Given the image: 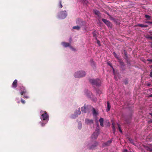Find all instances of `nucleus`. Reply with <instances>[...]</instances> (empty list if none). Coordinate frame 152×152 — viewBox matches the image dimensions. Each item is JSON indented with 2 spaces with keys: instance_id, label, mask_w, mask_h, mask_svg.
Returning a JSON list of instances; mask_svg holds the SVG:
<instances>
[{
  "instance_id": "nucleus-1",
  "label": "nucleus",
  "mask_w": 152,
  "mask_h": 152,
  "mask_svg": "<svg viewBox=\"0 0 152 152\" xmlns=\"http://www.w3.org/2000/svg\"><path fill=\"white\" fill-rule=\"evenodd\" d=\"M92 109L93 110V114L94 115L97 116L98 114V112L96 111L95 109L92 107L87 105L86 106L84 105V106L81 107V111L83 113H86L87 112H89V110Z\"/></svg>"
},
{
  "instance_id": "nucleus-2",
  "label": "nucleus",
  "mask_w": 152,
  "mask_h": 152,
  "mask_svg": "<svg viewBox=\"0 0 152 152\" xmlns=\"http://www.w3.org/2000/svg\"><path fill=\"white\" fill-rule=\"evenodd\" d=\"M40 113L41 116L40 118L41 120L44 121H48L49 116L46 111L41 110L40 112Z\"/></svg>"
},
{
  "instance_id": "nucleus-3",
  "label": "nucleus",
  "mask_w": 152,
  "mask_h": 152,
  "mask_svg": "<svg viewBox=\"0 0 152 152\" xmlns=\"http://www.w3.org/2000/svg\"><path fill=\"white\" fill-rule=\"evenodd\" d=\"M90 82L94 86H99L101 85V82L100 80L98 79H90Z\"/></svg>"
},
{
  "instance_id": "nucleus-4",
  "label": "nucleus",
  "mask_w": 152,
  "mask_h": 152,
  "mask_svg": "<svg viewBox=\"0 0 152 152\" xmlns=\"http://www.w3.org/2000/svg\"><path fill=\"white\" fill-rule=\"evenodd\" d=\"M99 124H97V126L96 127V130L95 132H94L91 136V138L92 139H96L98 137L99 134Z\"/></svg>"
},
{
  "instance_id": "nucleus-5",
  "label": "nucleus",
  "mask_w": 152,
  "mask_h": 152,
  "mask_svg": "<svg viewBox=\"0 0 152 152\" xmlns=\"http://www.w3.org/2000/svg\"><path fill=\"white\" fill-rule=\"evenodd\" d=\"M85 72L83 71L77 72L74 74V76L76 78L82 77L85 76Z\"/></svg>"
},
{
  "instance_id": "nucleus-6",
  "label": "nucleus",
  "mask_w": 152,
  "mask_h": 152,
  "mask_svg": "<svg viewBox=\"0 0 152 152\" xmlns=\"http://www.w3.org/2000/svg\"><path fill=\"white\" fill-rule=\"evenodd\" d=\"M20 93L22 95H23L24 97L25 98H28L29 97L27 96L24 95V94L26 93V91L25 88L23 87H22L20 90Z\"/></svg>"
},
{
  "instance_id": "nucleus-7",
  "label": "nucleus",
  "mask_w": 152,
  "mask_h": 152,
  "mask_svg": "<svg viewBox=\"0 0 152 152\" xmlns=\"http://www.w3.org/2000/svg\"><path fill=\"white\" fill-rule=\"evenodd\" d=\"M67 16V13L66 11H62L61 12L59 18L64 19Z\"/></svg>"
},
{
  "instance_id": "nucleus-8",
  "label": "nucleus",
  "mask_w": 152,
  "mask_h": 152,
  "mask_svg": "<svg viewBox=\"0 0 152 152\" xmlns=\"http://www.w3.org/2000/svg\"><path fill=\"white\" fill-rule=\"evenodd\" d=\"M102 20L108 27H111L112 24L109 21L104 19H102Z\"/></svg>"
},
{
  "instance_id": "nucleus-9",
  "label": "nucleus",
  "mask_w": 152,
  "mask_h": 152,
  "mask_svg": "<svg viewBox=\"0 0 152 152\" xmlns=\"http://www.w3.org/2000/svg\"><path fill=\"white\" fill-rule=\"evenodd\" d=\"M80 108H79L77 112H76L75 113V114L72 115V118H75L77 116V115H80Z\"/></svg>"
},
{
  "instance_id": "nucleus-10",
  "label": "nucleus",
  "mask_w": 152,
  "mask_h": 152,
  "mask_svg": "<svg viewBox=\"0 0 152 152\" xmlns=\"http://www.w3.org/2000/svg\"><path fill=\"white\" fill-rule=\"evenodd\" d=\"M17 86V80H15L12 83V86L13 88H16Z\"/></svg>"
},
{
  "instance_id": "nucleus-11",
  "label": "nucleus",
  "mask_w": 152,
  "mask_h": 152,
  "mask_svg": "<svg viewBox=\"0 0 152 152\" xmlns=\"http://www.w3.org/2000/svg\"><path fill=\"white\" fill-rule=\"evenodd\" d=\"M85 123L87 124H93V121L92 120H89L88 119H85Z\"/></svg>"
},
{
  "instance_id": "nucleus-12",
  "label": "nucleus",
  "mask_w": 152,
  "mask_h": 152,
  "mask_svg": "<svg viewBox=\"0 0 152 152\" xmlns=\"http://www.w3.org/2000/svg\"><path fill=\"white\" fill-rule=\"evenodd\" d=\"M137 26H139L141 27H147L148 26L147 25H144L141 24H138L136 25Z\"/></svg>"
},
{
  "instance_id": "nucleus-13",
  "label": "nucleus",
  "mask_w": 152,
  "mask_h": 152,
  "mask_svg": "<svg viewBox=\"0 0 152 152\" xmlns=\"http://www.w3.org/2000/svg\"><path fill=\"white\" fill-rule=\"evenodd\" d=\"M107 108L106 109V111L107 112L109 111L110 109V103L109 102H107Z\"/></svg>"
},
{
  "instance_id": "nucleus-14",
  "label": "nucleus",
  "mask_w": 152,
  "mask_h": 152,
  "mask_svg": "<svg viewBox=\"0 0 152 152\" xmlns=\"http://www.w3.org/2000/svg\"><path fill=\"white\" fill-rule=\"evenodd\" d=\"M62 44L65 47H67L69 46L70 44L69 43L65 42H62Z\"/></svg>"
},
{
  "instance_id": "nucleus-15",
  "label": "nucleus",
  "mask_w": 152,
  "mask_h": 152,
  "mask_svg": "<svg viewBox=\"0 0 152 152\" xmlns=\"http://www.w3.org/2000/svg\"><path fill=\"white\" fill-rule=\"evenodd\" d=\"M99 122L100 123V126H103V122L104 121L103 119L102 118H101L99 120Z\"/></svg>"
},
{
  "instance_id": "nucleus-16",
  "label": "nucleus",
  "mask_w": 152,
  "mask_h": 152,
  "mask_svg": "<svg viewBox=\"0 0 152 152\" xmlns=\"http://www.w3.org/2000/svg\"><path fill=\"white\" fill-rule=\"evenodd\" d=\"M115 124L113 122L112 123V128H113V132L114 134L115 133Z\"/></svg>"
},
{
  "instance_id": "nucleus-17",
  "label": "nucleus",
  "mask_w": 152,
  "mask_h": 152,
  "mask_svg": "<svg viewBox=\"0 0 152 152\" xmlns=\"http://www.w3.org/2000/svg\"><path fill=\"white\" fill-rule=\"evenodd\" d=\"M112 140H110L108 141L107 142H106L104 144L106 146L109 145L111 142Z\"/></svg>"
},
{
  "instance_id": "nucleus-18",
  "label": "nucleus",
  "mask_w": 152,
  "mask_h": 152,
  "mask_svg": "<svg viewBox=\"0 0 152 152\" xmlns=\"http://www.w3.org/2000/svg\"><path fill=\"white\" fill-rule=\"evenodd\" d=\"M72 28L74 29L79 30L80 29V27L79 26H74Z\"/></svg>"
},
{
  "instance_id": "nucleus-19",
  "label": "nucleus",
  "mask_w": 152,
  "mask_h": 152,
  "mask_svg": "<svg viewBox=\"0 0 152 152\" xmlns=\"http://www.w3.org/2000/svg\"><path fill=\"white\" fill-rule=\"evenodd\" d=\"M117 125H118V129H119V131L121 133H122V131L121 129V126H120V125L118 124H117Z\"/></svg>"
},
{
  "instance_id": "nucleus-20",
  "label": "nucleus",
  "mask_w": 152,
  "mask_h": 152,
  "mask_svg": "<svg viewBox=\"0 0 152 152\" xmlns=\"http://www.w3.org/2000/svg\"><path fill=\"white\" fill-rule=\"evenodd\" d=\"M94 12L95 14L97 15H99V11L97 10H94Z\"/></svg>"
},
{
  "instance_id": "nucleus-21",
  "label": "nucleus",
  "mask_w": 152,
  "mask_h": 152,
  "mask_svg": "<svg viewBox=\"0 0 152 152\" xmlns=\"http://www.w3.org/2000/svg\"><path fill=\"white\" fill-rule=\"evenodd\" d=\"M146 149L147 150L151 151L152 152V148L147 147L146 148Z\"/></svg>"
},
{
  "instance_id": "nucleus-22",
  "label": "nucleus",
  "mask_w": 152,
  "mask_h": 152,
  "mask_svg": "<svg viewBox=\"0 0 152 152\" xmlns=\"http://www.w3.org/2000/svg\"><path fill=\"white\" fill-rule=\"evenodd\" d=\"M113 54L114 56L118 60H119V57H118L117 54L115 52H114L113 53Z\"/></svg>"
},
{
  "instance_id": "nucleus-23",
  "label": "nucleus",
  "mask_w": 152,
  "mask_h": 152,
  "mask_svg": "<svg viewBox=\"0 0 152 152\" xmlns=\"http://www.w3.org/2000/svg\"><path fill=\"white\" fill-rule=\"evenodd\" d=\"M93 34L94 37H95L96 40H97V37L95 31L93 32Z\"/></svg>"
},
{
  "instance_id": "nucleus-24",
  "label": "nucleus",
  "mask_w": 152,
  "mask_h": 152,
  "mask_svg": "<svg viewBox=\"0 0 152 152\" xmlns=\"http://www.w3.org/2000/svg\"><path fill=\"white\" fill-rule=\"evenodd\" d=\"M95 145H92L90 148V149H91L94 148L96 146L98 145V143L97 142H96L95 144Z\"/></svg>"
},
{
  "instance_id": "nucleus-25",
  "label": "nucleus",
  "mask_w": 152,
  "mask_h": 152,
  "mask_svg": "<svg viewBox=\"0 0 152 152\" xmlns=\"http://www.w3.org/2000/svg\"><path fill=\"white\" fill-rule=\"evenodd\" d=\"M145 17L147 18L148 20H150L151 19V17L149 15H145Z\"/></svg>"
},
{
  "instance_id": "nucleus-26",
  "label": "nucleus",
  "mask_w": 152,
  "mask_h": 152,
  "mask_svg": "<svg viewBox=\"0 0 152 152\" xmlns=\"http://www.w3.org/2000/svg\"><path fill=\"white\" fill-rule=\"evenodd\" d=\"M59 7L60 8H61L63 6L61 4V1L60 0L59 1Z\"/></svg>"
},
{
  "instance_id": "nucleus-27",
  "label": "nucleus",
  "mask_w": 152,
  "mask_h": 152,
  "mask_svg": "<svg viewBox=\"0 0 152 152\" xmlns=\"http://www.w3.org/2000/svg\"><path fill=\"white\" fill-rule=\"evenodd\" d=\"M97 40V43L98 44V45H99V46H101V45L100 41L99 40H98L97 39V40Z\"/></svg>"
},
{
  "instance_id": "nucleus-28",
  "label": "nucleus",
  "mask_w": 152,
  "mask_h": 152,
  "mask_svg": "<svg viewBox=\"0 0 152 152\" xmlns=\"http://www.w3.org/2000/svg\"><path fill=\"white\" fill-rule=\"evenodd\" d=\"M82 125L81 124H79L78 125V128L79 129H80L81 128Z\"/></svg>"
},
{
  "instance_id": "nucleus-29",
  "label": "nucleus",
  "mask_w": 152,
  "mask_h": 152,
  "mask_svg": "<svg viewBox=\"0 0 152 152\" xmlns=\"http://www.w3.org/2000/svg\"><path fill=\"white\" fill-rule=\"evenodd\" d=\"M107 64L108 65H109L112 68H113V67L112 66L111 64V63L108 62Z\"/></svg>"
},
{
  "instance_id": "nucleus-30",
  "label": "nucleus",
  "mask_w": 152,
  "mask_h": 152,
  "mask_svg": "<svg viewBox=\"0 0 152 152\" xmlns=\"http://www.w3.org/2000/svg\"><path fill=\"white\" fill-rule=\"evenodd\" d=\"M145 23H149V24H152V22L146 21V22H145Z\"/></svg>"
},
{
  "instance_id": "nucleus-31",
  "label": "nucleus",
  "mask_w": 152,
  "mask_h": 152,
  "mask_svg": "<svg viewBox=\"0 0 152 152\" xmlns=\"http://www.w3.org/2000/svg\"><path fill=\"white\" fill-rule=\"evenodd\" d=\"M21 102L23 104H24L25 103V101L22 99L21 100Z\"/></svg>"
},
{
  "instance_id": "nucleus-32",
  "label": "nucleus",
  "mask_w": 152,
  "mask_h": 152,
  "mask_svg": "<svg viewBox=\"0 0 152 152\" xmlns=\"http://www.w3.org/2000/svg\"><path fill=\"white\" fill-rule=\"evenodd\" d=\"M150 39H152V37H149V36H147L146 37Z\"/></svg>"
},
{
  "instance_id": "nucleus-33",
  "label": "nucleus",
  "mask_w": 152,
  "mask_h": 152,
  "mask_svg": "<svg viewBox=\"0 0 152 152\" xmlns=\"http://www.w3.org/2000/svg\"><path fill=\"white\" fill-rule=\"evenodd\" d=\"M150 39H152V37H149V36H147L146 37Z\"/></svg>"
},
{
  "instance_id": "nucleus-34",
  "label": "nucleus",
  "mask_w": 152,
  "mask_h": 152,
  "mask_svg": "<svg viewBox=\"0 0 152 152\" xmlns=\"http://www.w3.org/2000/svg\"><path fill=\"white\" fill-rule=\"evenodd\" d=\"M127 150L126 149H124L123 150V152H127Z\"/></svg>"
},
{
  "instance_id": "nucleus-35",
  "label": "nucleus",
  "mask_w": 152,
  "mask_h": 152,
  "mask_svg": "<svg viewBox=\"0 0 152 152\" xmlns=\"http://www.w3.org/2000/svg\"><path fill=\"white\" fill-rule=\"evenodd\" d=\"M149 75L151 77H152V72H150Z\"/></svg>"
},
{
  "instance_id": "nucleus-36",
  "label": "nucleus",
  "mask_w": 152,
  "mask_h": 152,
  "mask_svg": "<svg viewBox=\"0 0 152 152\" xmlns=\"http://www.w3.org/2000/svg\"><path fill=\"white\" fill-rule=\"evenodd\" d=\"M92 100L93 101H94V102H96V99L95 98L94 99H92Z\"/></svg>"
},
{
  "instance_id": "nucleus-37",
  "label": "nucleus",
  "mask_w": 152,
  "mask_h": 152,
  "mask_svg": "<svg viewBox=\"0 0 152 152\" xmlns=\"http://www.w3.org/2000/svg\"><path fill=\"white\" fill-rule=\"evenodd\" d=\"M149 97H152V94L149 95L148 96Z\"/></svg>"
},
{
  "instance_id": "nucleus-38",
  "label": "nucleus",
  "mask_w": 152,
  "mask_h": 152,
  "mask_svg": "<svg viewBox=\"0 0 152 152\" xmlns=\"http://www.w3.org/2000/svg\"><path fill=\"white\" fill-rule=\"evenodd\" d=\"M151 85V84L150 83H148L147 84V86H150Z\"/></svg>"
},
{
  "instance_id": "nucleus-39",
  "label": "nucleus",
  "mask_w": 152,
  "mask_h": 152,
  "mask_svg": "<svg viewBox=\"0 0 152 152\" xmlns=\"http://www.w3.org/2000/svg\"><path fill=\"white\" fill-rule=\"evenodd\" d=\"M149 61H152V60L150 59L148 60Z\"/></svg>"
},
{
  "instance_id": "nucleus-40",
  "label": "nucleus",
  "mask_w": 152,
  "mask_h": 152,
  "mask_svg": "<svg viewBox=\"0 0 152 152\" xmlns=\"http://www.w3.org/2000/svg\"><path fill=\"white\" fill-rule=\"evenodd\" d=\"M150 115L152 116V113H150Z\"/></svg>"
},
{
  "instance_id": "nucleus-41",
  "label": "nucleus",
  "mask_w": 152,
  "mask_h": 152,
  "mask_svg": "<svg viewBox=\"0 0 152 152\" xmlns=\"http://www.w3.org/2000/svg\"><path fill=\"white\" fill-rule=\"evenodd\" d=\"M17 102H18V103H19V101H18Z\"/></svg>"
},
{
  "instance_id": "nucleus-42",
  "label": "nucleus",
  "mask_w": 152,
  "mask_h": 152,
  "mask_svg": "<svg viewBox=\"0 0 152 152\" xmlns=\"http://www.w3.org/2000/svg\"><path fill=\"white\" fill-rule=\"evenodd\" d=\"M150 32L152 33V31H151V32Z\"/></svg>"
},
{
  "instance_id": "nucleus-43",
  "label": "nucleus",
  "mask_w": 152,
  "mask_h": 152,
  "mask_svg": "<svg viewBox=\"0 0 152 152\" xmlns=\"http://www.w3.org/2000/svg\"><path fill=\"white\" fill-rule=\"evenodd\" d=\"M151 47H152V44H151Z\"/></svg>"
},
{
  "instance_id": "nucleus-44",
  "label": "nucleus",
  "mask_w": 152,
  "mask_h": 152,
  "mask_svg": "<svg viewBox=\"0 0 152 152\" xmlns=\"http://www.w3.org/2000/svg\"><path fill=\"white\" fill-rule=\"evenodd\" d=\"M151 89V90H152V89Z\"/></svg>"
}]
</instances>
